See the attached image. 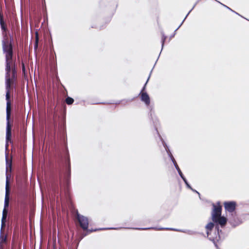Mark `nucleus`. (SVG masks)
Wrapping results in <instances>:
<instances>
[{"label": "nucleus", "mask_w": 249, "mask_h": 249, "mask_svg": "<svg viewBox=\"0 0 249 249\" xmlns=\"http://www.w3.org/2000/svg\"><path fill=\"white\" fill-rule=\"evenodd\" d=\"M3 49L4 52L6 53V98L7 100V126H6V141H10L11 137V126L9 123V118L10 115V104L9 102L10 98V91L9 89L10 88L11 83L12 80L10 76V72L11 69H12V76L14 77L15 71V70H13V61H12V49L10 45H3Z\"/></svg>", "instance_id": "nucleus-1"}, {"label": "nucleus", "mask_w": 249, "mask_h": 249, "mask_svg": "<svg viewBox=\"0 0 249 249\" xmlns=\"http://www.w3.org/2000/svg\"><path fill=\"white\" fill-rule=\"evenodd\" d=\"M213 210L212 213V220L213 222L224 226L227 223V219L224 216H221V206L219 205H213Z\"/></svg>", "instance_id": "nucleus-2"}, {"label": "nucleus", "mask_w": 249, "mask_h": 249, "mask_svg": "<svg viewBox=\"0 0 249 249\" xmlns=\"http://www.w3.org/2000/svg\"><path fill=\"white\" fill-rule=\"evenodd\" d=\"M77 219L82 229L84 230L87 229L89 225L88 218L82 215L77 214Z\"/></svg>", "instance_id": "nucleus-3"}, {"label": "nucleus", "mask_w": 249, "mask_h": 249, "mask_svg": "<svg viewBox=\"0 0 249 249\" xmlns=\"http://www.w3.org/2000/svg\"><path fill=\"white\" fill-rule=\"evenodd\" d=\"M148 78H149V77ZM148 79H147V81H146V82L144 87L143 88V89H142V91L141 92V100H142V101L144 102L145 104L146 105H149V104H150V98H149V97L148 95L146 92H144L143 90L145 89V85L147 84Z\"/></svg>", "instance_id": "nucleus-4"}, {"label": "nucleus", "mask_w": 249, "mask_h": 249, "mask_svg": "<svg viewBox=\"0 0 249 249\" xmlns=\"http://www.w3.org/2000/svg\"><path fill=\"white\" fill-rule=\"evenodd\" d=\"M9 182H8V176H6V193L4 200V207L7 208L9 205Z\"/></svg>", "instance_id": "nucleus-5"}, {"label": "nucleus", "mask_w": 249, "mask_h": 249, "mask_svg": "<svg viewBox=\"0 0 249 249\" xmlns=\"http://www.w3.org/2000/svg\"><path fill=\"white\" fill-rule=\"evenodd\" d=\"M235 203L234 202H225L224 203L225 208L226 211L229 212H233L235 208Z\"/></svg>", "instance_id": "nucleus-6"}, {"label": "nucleus", "mask_w": 249, "mask_h": 249, "mask_svg": "<svg viewBox=\"0 0 249 249\" xmlns=\"http://www.w3.org/2000/svg\"><path fill=\"white\" fill-rule=\"evenodd\" d=\"M7 213L8 212L6 208L4 207L2 212V217L1 219V230H2L5 226V221L7 217Z\"/></svg>", "instance_id": "nucleus-7"}, {"label": "nucleus", "mask_w": 249, "mask_h": 249, "mask_svg": "<svg viewBox=\"0 0 249 249\" xmlns=\"http://www.w3.org/2000/svg\"><path fill=\"white\" fill-rule=\"evenodd\" d=\"M171 159H172V161H173V163H174V165H175V166L176 168V169H177V170H178V174H179V176H180V177H181L182 178H185V177H184V176L183 175V174H182V172H181V170H180V169H179V167L178 166V164H177V163L176 161H175V159H174V158L173 157V156H171Z\"/></svg>", "instance_id": "nucleus-8"}, {"label": "nucleus", "mask_w": 249, "mask_h": 249, "mask_svg": "<svg viewBox=\"0 0 249 249\" xmlns=\"http://www.w3.org/2000/svg\"><path fill=\"white\" fill-rule=\"evenodd\" d=\"M213 226L214 224L212 222H210L206 225V228L207 230V234L208 236H209L210 235V231L213 228Z\"/></svg>", "instance_id": "nucleus-9"}, {"label": "nucleus", "mask_w": 249, "mask_h": 249, "mask_svg": "<svg viewBox=\"0 0 249 249\" xmlns=\"http://www.w3.org/2000/svg\"><path fill=\"white\" fill-rule=\"evenodd\" d=\"M216 231L217 232V234L216 235V236L215 237H212V236H210L209 237V239L211 240H213V241H215V240H217L218 241L219 239V227L218 226H216Z\"/></svg>", "instance_id": "nucleus-10"}, {"label": "nucleus", "mask_w": 249, "mask_h": 249, "mask_svg": "<svg viewBox=\"0 0 249 249\" xmlns=\"http://www.w3.org/2000/svg\"><path fill=\"white\" fill-rule=\"evenodd\" d=\"M6 236H4L2 235V230H1V235L0 237V248L2 247V245L6 241Z\"/></svg>", "instance_id": "nucleus-11"}, {"label": "nucleus", "mask_w": 249, "mask_h": 249, "mask_svg": "<svg viewBox=\"0 0 249 249\" xmlns=\"http://www.w3.org/2000/svg\"><path fill=\"white\" fill-rule=\"evenodd\" d=\"M182 179L183 180V181H184L185 183L186 184V185H187V186L189 188L191 189L192 190H193V191H194V192H196V193H197L198 195H199V193L198 192H197V191H196V190H194L191 188V187L190 186V185L189 184V183H188V182H187V181L186 179L185 178H183Z\"/></svg>", "instance_id": "nucleus-12"}, {"label": "nucleus", "mask_w": 249, "mask_h": 249, "mask_svg": "<svg viewBox=\"0 0 249 249\" xmlns=\"http://www.w3.org/2000/svg\"><path fill=\"white\" fill-rule=\"evenodd\" d=\"M74 100L72 98H71V97H67L66 99V103L68 104V105H71L73 103Z\"/></svg>", "instance_id": "nucleus-13"}, {"label": "nucleus", "mask_w": 249, "mask_h": 249, "mask_svg": "<svg viewBox=\"0 0 249 249\" xmlns=\"http://www.w3.org/2000/svg\"><path fill=\"white\" fill-rule=\"evenodd\" d=\"M11 161H10L9 162H8V160H6V171L7 172L9 170L11 171Z\"/></svg>", "instance_id": "nucleus-14"}, {"label": "nucleus", "mask_w": 249, "mask_h": 249, "mask_svg": "<svg viewBox=\"0 0 249 249\" xmlns=\"http://www.w3.org/2000/svg\"><path fill=\"white\" fill-rule=\"evenodd\" d=\"M36 43L35 45V48L36 49L37 47V44L38 41V34L37 33H36Z\"/></svg>", "instance_id": "nucleus-15"}, {"label": "nucleus", "mask_w": 249, "mask_h": 249, "mask_svg": "<svg viewBox=\"0 0 249 249\" xmlns=\"http://www.w3.org/2000/svg\"><path fill=\"white\" fill-rule=\"evenodd\" d=\"M166 38V37L164 36L163 35H162V38H161V42H162V47H163L164 42Z\"/></svg>", "instance_id": "nucleus-16"}, {"label": "nucleus", "mask_w": 249, "mask_h": 249, "mask_svg": "<svg viewBox=\"0 0 249 249\" xmlns=\"http://www.w3.org/2000/svg\"><path fill=\"white\" fill-rule=\"evenodd\" d=\"M163 229H164L163 228H160V229H159L158 230H163ZM165 229H166V230H173V231H177V230L174 229L166 228Z\"/></svg>", "instance_id": "nucleus-17"}, {"label": "nucleus", "mask_w": 249, "mask_h": 249, "mask_svg": "<svg viewBox=\"0 0 249 249\" xmlns=\"http://www.w3.org/2000/svg\"><path fill=\"white\" fill-rule=\"evenodd\" d=\"M230 222L231 223V224L232 225H233L234 226H235L236 225V224H235L233 222H232L231 220Z\"/></svg>", "instance_id": "nucleus-18"}, {"label": "nucleus", "mask_w": 249, "mask_h": 249, "mask_svg": "<svg viewBox=\"0 0 249 249\" xmlns=\"http://www.w3.org/2000/svg\"><path fill=\"white\" fill-rule=\"evenodd\" d=\"M151 228H144V229H141L142 230H147V229H150ZM139 230H140L141 229H138Z\"/></svg>", "instance_id": "nucleus-19"}, {"label": "nucleus", "mask_w": 249, "mask_h": 249, "mask_svg": "<svg viewBox=\"0 0 249 249\" xmlns=\"http://www.w3.org/2000/svg\"><path fill=\"white\" fill-rule=\"evenodd\" d=\"M22 70L24 71V66H23V67H22Z\"/></svg>", "instance_id": "nucleus-20"}, {"label": "nucleus", "mask_w": 249, "mask_h": 249, "mask_svg": "<svg viewBox=\"0 0 249 249\" xmlns=\"http://www.w3.org/2000/svg\"><path fill=\"white\" fill-rule=\"evenodd\" d=\"M191 10L189 11V12L188 13V15L191 12Z\"/></svg>", "instance_id": "nucleus-21"}, {"label": "nucleus", "mask_w": 249, "mask_h": 249, "mask_svg": "<svg viewBox=\"0 0 249 249\" xmlns=\"http://www.w3.org/2000/svg\"><path fill=\"white\" fill-rule=\"evenodd\" d=\"M188 16V15H187L186 16ZM187 18V17H185V18Z\"/></svg>", "instance_id": "nucleus-22"}, {"label": "nucleus", "mask_w": 249, "mask_h": 249, "mask_svg": "<svg viewBox=\"0 0 249 249\" xmlns=\"http://www.w3.org/2000/svg\"><path fill=\"white\" fill-rule=\"evenodd\" d=\"M188 16V15H187L186 16ZM187 18V17H185V18Z\"/></svg>", "instance_id": "nucleus-23"}]
</instances>
